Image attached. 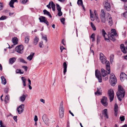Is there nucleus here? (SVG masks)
I'll use <instances>...</instances> for the list:
<instances>
[{
  "instance_id": "obj_1",
  "label": "nucleus",
  "mask_w": 127,
  "mask_h": 127,
  "mask_svg": "<svg viewBox=\"0 0 127 127\" xmlns=\"http://www.w3.org/2000/svg\"><path fill=\"white\" fill-rule=\"evenodd\" d=\"M125 91L124 89L122 88L121 85L118 86V90L116 93L117 97L120 101H121L122 99L121 98H123L125 96Z\"/></svg>"
},
{
  "instance_id": "obj_2",
  "label": "nucleus",
  "mask_w": 127,
  "mask_h": 127,
  "mask_svg": "<svg viewBox=\"0 0 127 127\" xmlns=\"http://www.w3.org/2000/svg\"><path fill=\"white\" fill-rule=\"evenodd\" d=\"M110 83L112 86H114L117 83V79L115 75L113 73L110 74Z\"/></svg>"
},
{
  "instance_id": "obj_3",
  "label": "nucleus",
  "mask_w": 127,
  "mask_h": 127,
  "mask_svg": "<svg viewBox=\"0 0 127 127\" xmlns=\"http://www.w3.org/2000/svg\"><path fill=\"white\" fill-rule=\"evenodd\" d=\"M108 94L110 102H112L113 100L114 97V93L113 90L110 89L108 91Z\"/></svg>"
},
{
  "instance_id": "obj_4",
  "label": "nucleus",
  "mask_w": 127,
  "mask_h": 127,
  "mask_svg": "<svg viewBox=\"0 0 127 127\" xmlns=\"http://www.w3.org/2000/svg\"><path fill=\"white\" fill-rule=\"evenodd\" d=\"M24 47L22 45H19L15 48V51L18 53L22 54L23 52Z\"/></svg>"
},
{
  "instance_id": "obj_5",
  "label": "nucleus",
  "mask_w": 127,
  "mask_h": 127,
  "mask_svg": "<svg viewBox=\"0 0 127 127\" xmlns=\"http://www.w3.org/2000/svg\"><path fill=\"white\" fill-rule=\"evenodd\" d=\"M97 70H96L95 71V75L98 79L99 82L101 83L102 82V79L101 73L99 72H97Z\"/></svg>"
},
{
  "instance_id": "obj_6",
  "label": "nucleus",
  "mask_w": 127,
  "mask_h": 127,
  "mask_svg": "<svg viewBox=\"0 0 127 127\" xmlns=\"http://www.w3.org/2000/svg\"><path fill=\"white\" fill-rule=\"evenodd\" d=\"M24 104H22L17 107V111L19 114H20L22 113L24 110Z\"/></svg>"
},
{
  "instance_id": "obj_7",
  "label": "nucleus",
  "mask_w": 127,
  "mask_h": 127,
  "mask_svg": "<svg viewBox=\"0 0 127 127\" xmlns=\"http://www.w3.org/2000/svg\"><path fill=\"white\" fill-rule=\"evenodd\" d=\"M42 119L45 124L48 126L49 119L48 118L46 115L44 114L43 116H42Z\"/></svg>"
},
{
  "instance_id": "obj_8",
  "label": "nucleus",
  "mask_w": 127,
  "mask_h": 127,
  "mask_svg": "<svg viewBox=\"0 0 127 127\" xmlns=\"http://www.w3.org/2000/svg\"><path fill=\"white\" fill-rule=\"evenodd\" d=\"M105 57L102 53H100V59L101 62L103 64L105 63V61H106V59L104 58Z\"/></svg>"
},
{
  "instance_id": "obj_9",
  "label": "nucleus",
  "mask_w": 127,
  "mask_h": 127,
  "mask_svg": "<svg viewBox=\"0 0 127 127\" xmlns=\"http://www.w3.org/2000/svg\"><path fill=\"white\" fill-rule=\"evenodd\" d=\"M105 63L106 64V69L108 71V74H109L110 72V63L109 61H105Z\"/></svg>"
},
{
  "instance_id": "obj_10",
  "label": "nucleus",
  "mask_w": 127,
  "mask_h": 127,
  "mask_svg": "<svg viewBox=\"0 0 127 127\" xmlns=\"http://www.w3.org/2000/svg\"><path fill=\"white\" fill-rule=\"evenodd\" d=\"M64 111V108H59V114L60 118H62L63 117Z\"/></svg>"
},
{
  "instance_id": "obj_11",
  "label": "nucleus",
  "mask_w": 127,
  "mask_h": 127,
  "mask_svg": "<svg viewBox=\"0 0 127 127\" xmlns=\"http://www.w3.org/2000/svg\"><path fill=\"white\" fill-rule=\"evenodd\" d=\"M97 91L95 92V95L99 96L102 95V90L101 88L100 87H99L97 88Z\"/></svg>"
},
{
  "instance_id": "obj_12",
  "label": "nucleus",
  "mask_w": 127,
  "mask_h": 127,
  "mask_svg": "<svg viewBox=\"0 0 127 127\" xmlns=\"http://www.w3.org/2000/svg\"><path fill=\"white\" fill-rule=\"evenodd\" d=\"M102 114L104 115V117L107 119H108L109 118L107 114V109H104L102 111Z\"/></svg>"
},
{
  "instance_id": "obj_13",
  "label": "nucleus",
  "mask_w": 127,
  "mask_h": 127,
  "mask_svg": "<svg viewBox=\"0 0 127 127\" xmlns=\"http://www.w3.org/2000/svg\"><path fill=\"white\" fill-rule=\"evenodd\" d=\"M104 6L107 11H109L110 10L111 6L110 4L107 1L105 3Z\"/></svg>"
},
{
  "instance_id": "obj_14",
  "label": "nucleus",
  "mask_w": 127,
  "mask_h": 127,
  "mask_svg": "<svg viewBox=\"0 0 127 127\" xmlns=\"http://www.w3.org/2000/svg\"><path fill=\"white\" fill-rule=\"evenodd\" d=\"M126 75L124 72H121L120 76L121 80L122 81H124V78L126 77Z\"/></svg>"
},
{
  "instance_id": "obj_15",
  "label": "nucleus",
  "mask_w": 127,
  "mask_h": 127,
  "mask_svg": "<svg viewBox=\"0 0 127 127\" xmlns=\"http://www.w3.org/2000/svg\"><path fill=\"white\" fill-rule=\"evenodd\" d=\"M12 41L14 45H16L18 43V39L16 37H14L12 38Z\"/></svg>"
},
{
  "instance_id": "obj_16",
  "label": "nucleus",
  "mask_w": 127,
  "mask_h": 127,
  "mask_svg": "<svg viewBox=\"0 0 127 127\" xmlns=\"http://www.w3.org/2000/svg\"><path fill=\"white\" fill-rule=\"evenodd\" d=\"M15 2H18V1L17 0H11L10 1L9 4L10 6L12 8L14 7L13 4Z\"/></svg>"
},
{
  "instance_id": "obj_17",
  "label": "nucleus",
  "mask_w": 127,
  "mask_h": 127,
  "mask_svg": "<svg viewBox=\"0 0 127 127\" xmlns=\"http://www.w3.org/2000/svg\"><path fill=\"white\" fill-rule=\"evenodd\" d=\"M101 71L102 76L103 77H104L107 75V72L103 68L101 69Z\"/></svg>"
},
{
  "instance_id": "obj_18",
  "label": "nucleus",
  "mask_w": 127,
  "mask_h": 127,
  "mask_svg": "<svg viewBox=\"0 0 127 127\" xmlns=\"http://www.w3.org/2000/svg\"><path fill=\"white\" fill-rule=\"evenodd\" d=\"M114 36L113 35L110 33L108 35L109 39L113 41H114L116 40V39L114 37Z\"/></svg>"
},
{
  "instance_id": "obj_19",
  "label": "nucleus",
  "mask_w": 127,
  "mask_h": 127,
  "mask_svg": "<svg viewBox=\"0 0 127 127\" xmlns=\"http://www.w3.org/2000/svg\"><path fill=\"white\" fill-rule=\"evenodd\" d=\"M63 66L64 69V74L67 71V64L66 62L64 63Z\"/></svg>"
},
{
  "instance_id": "obj_20",
  "label": "nucleus",
  "mask_w": 127,
  "mask_h": 127,
  "mask_svg": "<svg viewBox=\"0 0 127 127\" xmlns=\"http://www.w3.org/2000/svg\"><path fill=\"white\" fill-rule=\"evenodd\" d=\"M43 13L44 15H46L49 16L50 18H52V16L50 13L46 9H44L43 11Z\"/></svg>"
},
{
  "instance_id": "obj_21",
  "label": "nucleus",
  "mask_w": 127,
  "mask_h": 127,
  "mask_svg": "<svg viewBox=\"0 0 127 127\" xmlns=\"http://www.w3.org/2000/svg\"><path fill=\"white\" fill-rule=\"evenodd\" d=\"M34 54V53H31L30 55L27 57V59L29 61H31L32 59Z\"/></svg>"
},
{
  "instance_id": "obj_22",
  "label": "nucleus",
  "mask_w": 127,
  "mask_h": 127,
  "mask_svg": "<svg viewBox=\"0 0 127 127\" xmlns=\"http://www.w3.org/2000/svg\"><path fill=\"white\" fill-rule=\"evenodd\" d=\"M16 60V59L15 57L10 58L9 59V63L12 64Z\"/></svg>"
},
{
  "instance_id": "obj_23",
  "label": "nucleus",
  "mask_w": 127,
  "mask_h": 127,
  "mask_svg": "<svg viewBox=\"0 0 127 127\" xmlns=\"http://www.w3.org/2000/svg\"><path fill=\"white\" fill-rule=\"evenodd\" d=\"M22 80V83L23 86L25 87L26 86V79L25 78V77H22L21 78Z\"/></svg>"
},
{
  "instance_id": "obj_24",
  "label": "nucleus",
  "mask_w": 127,
  "mask_h": 127,
  "mask_svg": "<svg viewBox=\"0 0 127 127\" xmlns=\"http://www.w3.org/2000/svg\"><path fill=\"white\" fill-rule=\"evenodd\" d=\"M26 98V96L24 95H23L22 96H20L19 98V100L20 101L22 102H23Z\"/></svg>"
},
{
  "instance_id": "obj_25",
  "label": "nucleus",
  "mask_w": 127,
  "mask_h": 127,
  "mask_svg": "<svg viewBox=\"0 0 127 127\" xmlns=\"http://www.w3.org/2000/svg\"><path fill=\"white\" fill-rule=\"evenodd\" d=\"M1 80L2 84H3L4 85L6 84V79L5 78L4 76H1Z\"/></svg>"
},
{
  "instance_id": "obj_26",
  "label": "nucleus",
  "mask_w": 127,
  "mask_h": 127,
  "mask_svg": "<svg viewBox=\"0 0 127 127\" xmlns=\"http://www.w3.org/2000/svg\"><path fill=\"white\" fill-rule=\"evenodd\" d=\"M45 18H46L45 17L41 16L39 17V19L40 22H43L45 20Z\"/></svg>"
},
{
  "instance_id": "obj_27",
  "label": "nucleus",
  "mask_w": 127,
  "mask_h": 127,
  "mask_svg": "<svg viewBox=\"0 0 127 127\" xmlns=\"http://www.w3.org/2000/svg\"><path fill=\"white\" fill-rule=\"evenodd\" d=\"M38 40L39 39L37 37L35 36V38L34 39V41L33 43L34 45H36L37 44Z\"/></svg>"
},
{
  "instance_id": "obj_28",
  "label": "nucleus",
  "mask_w": 127,
  "mask_h": 127,
  "mask_svg": "<svg viewBox=\"0 0 127 127\" xmlns=\"http://www.w3.org/2000/svg\"><path fill=\"white\" fill-rule=\"evenodd\" d=\"M51 8L52 9V10L54 11H55V5L52 1H51Z\"/></svg>"
},
{
  "instance_id": "obj_29",
  "label": "nucleus",
  "mask_w": 127,
  "mask_h": 127,
  "mask_svg": "<svg viewBox=\"0 0 127 127\" xmlns=\"http://www.w3.org/2000/svg\"><path fill=\"white\" fill-rule=\"evenodd\" d=\"M111 33H110L111 34L113 35H114L116 36L117 33L115 29H112L111 30Z\"/></svg>"
},
{
  "instance_id": "obj_30",
  "label": "nucleus",
  "mask_w": 127,
  "mask_h": 127,
  "mask_svg": "<svg viewBox=\"0 0 127 127\" xmlns=\"http://www.w3.org/2000/svg\"><path fill=\"white\" fill-rule=\"evenodd\" d=\"M102 35L105 38V40H107V39L109 40V39H108L106 38L105 37V34L107 35V34L106 33V32L105 31H104V29L102 30Z\"/></svg>"
},
{
  "instance_id": "obj_31",
  "label": "nucleus",
  "mask_w": 127,
  "mask_h": 127,
  "mask_svg": "<svg viewBox=\"0 0 127 127\" xmlns=\"http://www.w3.org/2000/svg\"><path fill=\"white\" fill-rule=\"evenodd\" d=\"M90 38H92V41L94 42L95 41V34L93 33L90 36Z\"/></svg>"
},
{
  "instance_id": "obj_32",
  "label": "nucleus",
  "mask_w": 127,
  "mask_h": 127,
  "mask_svg": "<svg viewBox=\"0 0 127 127\" xmlns=\"http://www.w3.org/2000/svg\"><path fill=\"white\" fill-rule=\"evenodd\" d=\"M29 40V36H26L25 38V43H28Z\"/></svg>"
},
{
  "instance_id": "obj_33",
  "label": "nucleus",
  "mask_w": 127,
  "mask_h": 127,
  "mask_svg": "<svg viewBox=\"0 0 127 127\" xmlns=\"http://www.w3.org/2000/svg\"><path fill=\"white\" fill-rule=\"evenodd\" d=\"M105 13L104 10L102 9L101 11V13L100 14L101 17H105Z\"/></svg>"
},
{
  "instance_id": "obj_34",
  "label": "nucleus",
  "mask_w": 127,
  "mask_h": 127,
  "mask_svg": "<svg viewBox=\"0 0 127 127\" xmlns=\"http://www.w3.org/2000/svg\"><path fill=\"white\" fill-rule=\"evenodd\" d=\"M42 38L43 39L45 40L46 43L47 42L48 40L46 35H42Z\"/></svg>"
},
{
  "instance_id": "obj_35",
  "label": "nucleus",
  "mask_w": 127,
  "mask_h": 127,
  "mask_svg": "<svg viewBox=\"0 0 127 127\" xmlns=\"http://www.w3.org/2000/svg\"><path fill=\"white\" fill-rule=\"evenodd\" d=\"M107 97H106L105 96H103L101 100V103H102L104 102H105V101H107Z\"/></svg>"
},
{
  "instance_id": "obj_36",
  "label": "nucleus",
  "mask_w": 127,
  "mask_h": 127,
  "mask_svg": "<svg viewBox=\"0 0 127 127\" xmlns=\"http://www.w3.org/2000/svg\"><path fill=\"white\" fill-rule=\"evenodd\" d=\"M18 60L20 61V62L24 63H27V62L25 61L23 59L21 58H19Z\"/></svg>"
},
{
  "instance_id": "obj_37",
  "label": "nucleus",
  "mask_w": 127,
  "mask_h": 127,
  "mask_svg": "<svg viewBox=\"0 0 127 127\" xmlns=\"http://www.w3.org/2000/svg\"><path fill=\"white\" fill-rule=\"evenodd\" d=\"M102 22L105 23L106 21L105 17H100Z\"/></svg>"
},
{
  "instance_id": "obj_38",
  "label": "nucleus",
  "mask_w": 127,
  "mask_h": 127,
  "mask_svg": "<svg viewBox=\"0 0 127 127\" xmlns=\"http://www.w3.org/2000/svg\"><path fill=\"white\" fill-rule=\"evenodd\" d=\"M77 3L78 5H81L83 4V1L82 0H78Z\"/></svg>"
},
{
  "instance_id": "obj_39",
  "label": "nucleus",
  "mask_w": 127,
  "mask_h": 127,
  "mask_svg": "<svg viewBox=\"0 0 127 127\" xmlns=\"http://www.w3.org/2000/svg\"><path fill=\"white\" fill-rule=\"evenodd\" d=\"M92 27V28L93 30L94 31H95L96 30V29L95 27L94 26V25L93 24V23L92 22H91L90 23Z\"/></svg>"
},
{
  "instance_id": "obj_40",
  "label": "nucleus",
  "mask_w": 127,
  "mask_h": 127,
  "mask_svg": "<svg viewBox=\"0 0 127 127\" xmlns=\"http://www.w3.org/2000/svg\"><path fill=\"white\" fill-rule=\"evenodd\" d=\"M101 37L99 35H97V44H98V43L100 42V38Z\"/></svg>"
},
{
  "instance_id": "obj_41",
  "label": "nucleus",
  "mask_w": 127,
  "mask_h": 127,
  "mask_svg": "<svg viewBox=\"0 0 127 127\" xmlns=\"http://www.w3.org/2000/svg\"><path fill=\"white\" fill-rule=\"evenodd\" d=\"M56 7L58 11L61 10V7H60V5L58 4H56Z\"/></svg>"
},
{
  "instance_id": "obj_42",
  "label": "nucleus",
  "mask_w": 127,
  "mask_h": 127,
  "mask_svg": "<svg viewBox=\"0 0 127 127\" xmlns=\"http://www.w3.org/2000/svg\"><path fill=\"white\" fill-rule=\"evenodd\" d=\"M7 17L5 16H2L0 18V20H3L6 19Z\"/></svg>"
},
{
  "instance_id": "obj_43",
  "label": "nucleus",
  "mask_w": 127,
  "mask_h": 127,
  "mask_svg": "<svg viewBox=\"0 0 127 127\" xmlns=\"http://www.w3.org/2000/svg\"><path fill=\"white\" fill-rule=\"evenodd\" d=\"M118 106L117 104L115 103V104L114 106V111H118Z\"/></svg>"
},
{
  "instance_id": "obj_44",
  "label": "nucleus",
  "mask_w": 127,
  "mask_h": 127,
  "mask_svg": "<svg viewBox=\"0 0 127 127\" xmlns=\"http://www.w3.org/2000/svg\"><path fill=\"white\" fill-rule=\"evenodd\" d=\"M120 119L121 121H123L125 120V117L124 116H120Z\"/></svg>"
},
{
  "instance_id": "obj_45",
  "label": "nucleus",
  "mask_w": 127,
  "mask_h": 127,
  "mask_svg": "<svg viewBox=\"0 0 127 127\" xmlns=\"http://www.w3.org/2000/svg\"><path fill=\"white\" fill-rule=\"evenodd\" d=\"M65 20V18H63L61 19V21L63 24H64V21Z\"/></svg>"
},
{
  "instance_id": "obj_46",
  "label": "nucleus",
  "mask_w": 127,
  "mask_h": 127,
  "mask_svg": "<svg viewBox=\"0 0 127 127\" xmlns=\"http://www.w3.org/2000/svg\"><path fill=\"white\" fill-rule=\"evenodd\" d=\"M63 13L61 10L58 11V15L59 16H61L62 15Z\"/></svg>"
},
{
  "instance_id": "obj_47",
  "label": "nucleus",
  "mask_w": 127,
  "mask_h": 127,
  "mask_svg": "<svg viewBox=\"0 0 127 127\" xmlns=\"http://www.w3.org/2000/svg\"><path fill=\"white\" fill-rule=\"evenodd\" d=\"M101 103L104 106H106L107 105L108 103L107 102V101H105V102L102 103Z\"/></svg>"
},
{
  "instance_id": "obj_48",
  "label": "nucleus",
  "mask_w": 127,
  "mask_h": 127,
  "mask_svg": "<svg viewBox=\"0 0 127 127\" xmlns=\"http://www.w3.org/2000/svg\"><path fill=\"white\" fill-rule=\"evenodd\" d=\"M20 1L22 4H25L28 1V0H21Z\"/></svg>"
},
{
  "instance_id": "obj_49",
  "label": "nucleus",
  "mask_w": 127,
  "mask_h": 127,
  "mask_svg": "<svg viewBox=\"0 0 127 127\" xmlns=\"http://www.w3.org/2000/svg\"><path fill=\"white\" fill-rule=\"evenodd\" d=\"M3 6L2 3L0 2V11L3 9Z\"/></svg>"
},
{
  "instance_id": "obj_50",
  "label": "nucleus",
  "mask_w": 127,
  "mask_h": 127,
  "mask_svg": "<svg viewBox=\"0 0 127 127\" xmlns=\"http://www.w3.org/2000/svg\"><path fill=\"white\" fill-rule=\"evenodd\" d=\"M9 88L8 87H6L5 88L4 92L7 94L8 93V91Z\"/></svg>"
},
{
  "instance_id": "obj_51",
  "label": "nucleus",
  "mask_w": 127,
  "mask_h": 127,
  "mask_svg": "<svg viewBox=\"0 0 127 127\" xmlns=\"http://www.w3.org/2000/svg\"><path fill=\"white\" fill-rule=\"evenodd\" d=\"M123 16L126 18H127V11L124 12L123 14Z\"/></svg>"
},
{
  "instance_id": "obj_52",
  "label": "nucleus",
  "mask_w": 127,
  "mask_h": 127,
  "mask_svg": "<svg viewBox=\"0 0 127 127\" xmlns=\"http://www.w3.org/2000/svg\"><path fill=\"white\" fill-rule=\"evenodd\" d=\"M63 101H61V102L60 103V106L59 108H64L63 107Z\"/></svg>"
},
{
  "instance_id": "obj_53",
  "label": "nucleus",
  "mask_w": 127,
  "mask_h": 127,
  "mask_svg": "<svg viewBox=\"0 0 127 127\" xmlns=\"http://www.w3.org/2000/svg\"><path fill=\"white\" fill-rule=\"evenodd\" d=\"M51 2H49V3L48 5H47L46 6L49 9H51V7L50 6H51Z\"/></svg>"
},
{
  "instance_id": "obj_54",
  "label": "nucleus",
  "mask_w": 127,
  "mask_h": 127,
  "mask_svg": "<svg viewBox=\"0 0 127 127\" xmlns=\"http://www.w3.org/2000/svg\"><path fill=\"white\" fill-rule=\"evenodd\" d=\"M110 61L111 63H112L113 62V59H114V56H113V57H111V56H110Z\"/></svg>"
},
{
  "instance_id": "obj_55",
  "label": "nucleus",
  "mask_w": 127,
  "mask_h": 127,
  "mask_svg": "<svg viewBox=\"0 0 127 127\" xmlns=\"http://www.w3.org/2000/svg\"><path fill=\"white\" fill-rule=\"evenodd\" d=\"M42 45H43V41H41L39 43V46L40 48L43 47H42Z\"/></svg>"
},
{
  "instance_id": "obj_56",
  "label": "nucleus",
  "mask_w": 127,
  "mask_h": 127,
  "mask_svg": "<svg viewBox=\"0 0 127 127\" xmlns=\"http://www.w3.org/2000/svg\"><path fill=\"white\" fill-rule=\"evenodd\" d=\"M34 120L35 122H37L38 120V118L37 116L36 115H35L34 117Z\"/></svg>"
},
{
  "instance_id": "obj_57",
  "label": "nucleus",
  "mask_w": 127,
  "mask_h": 127,
  "mask_svg": "<svg viewBox=\"0 0 127 127\" xmlns=\"http://www.w3.org/2000/svg\"><path fill=\"white\" fill-rule=\"evenodd\" d=\"M122 51L124 53H126V50L125 48H123L122 49H121Z\"/></svg>"
},
{
  "instance_id": "obj_58",
  "label": "nucleus",
  "mask_w": 127,
  "mask_h": 127,
  "mask_svg": "<svg viewBox=\"0 0 127 127\" xmlns=\"http://www.w3.org/2000/svg\"><path fill=\"white\" fill-rule=\"evenodd\" d=\"M44 22H43L45 24H46L48 26L49 25V23L46 20H45L44 21Z\"/></svg>"
},
{
  "instance_id": "obj_59",
  "label": "nucleus",
  "mask_w": 127,
  "mask_h": 127,
  "mask_svg": "<svg viewBox=\"0 0 127 127\" xmlns=\"http://www.w3.org/2000/svg\"><path fill=\"white\" fill-rule=\"evenodd\" d=\"M17 116H14L13 117V119H14V121L16 122H17Z\"/></svg>"
},
{
  "instance_id": "obj_60",
  "label": "nucleus",
  "mask_w": 127,
  "mask_h": 127,
  "mask_svg": "<svg viewBox=\"0 0 127 127\" xmlns=\"http://www.w3.org/2000/svg\"><path fill=\"white\" fill-rule=\"evenodd\" d=\"M120 48L121 49H122L123 48H125L124 45L123 44H121L120 45Z\"/></svg>"
},
{
  "instance_id": "obj_61",
  "label": "nucleus",
  "mask_w": 127,
  "mask_h": 127,
  "mask_svg": "<svg viewBox=\"0 0 127 127\" xmlns=\"http://www.w3.org/2000/svg\"><path fill=\"white\" fill-rule=\"evenodd\" d=\"M22 67L26 71H27V66L23 65L22 66Z\"/></svg>"
},
{
  "instance_id": "obj_62",
  "label": "nucleus",
  "mask_w": 127,
  "mask_h": 127,
  "mask_svg": "<svg viewBox=\"0 0 127 127\" xmlns=\"http://www.w3.org/2000/svg\"><path fill=\"white\" fill-rule=\"evenodd\" d=\"M65 49V48L63 46H61L60 47V49L61 50V52H62L64 49Z\"/></svg>"
},
{
  "instance_id": "obj_63",
  "label": "nucleus",
  "mask_w": 127,
  "mask_h": 127,
  "mask_svg": "<svg viewBox=\"0 0 127 127\" xmlns=\"http://www.w3.org/2000/svg\"><path fill=\"white\" fill-rule=\"evenodd\" d=\"M5 99L7 100L8 101L9 99V96L8 95H7L6 96Z\"/></svg>"
},
{
  "instance_id": "obj_64",
  "label": "nucleus",
  "mask_w": 127,
  "mask_h": 127,
  "mask_svg": "<svg viewBox=\"0 0 127 127\" xmlns=\"http://www.w3.org/2000/svg\"><path fill=\"white\" fill-rule=\"evenodd\" d=\"M113 21H108V23H109V25L110 26H112V24H113Z\"/></svg>"
}]
</instances>
